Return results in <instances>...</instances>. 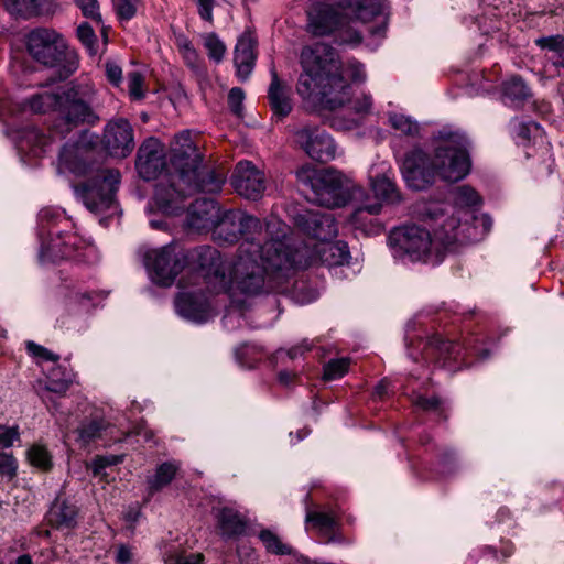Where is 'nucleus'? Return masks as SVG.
<instances>
[{
	"label": "nucleus",
	"instance_id": "obj_19",
	"mask_svg": "<svg viewBox=\"0 0 564 564\" xmlns=\"http://www.w3.org/2000/svg\"><path fill=\"white\" fill-rule=\"evenodd\" d=\"M454 200L455 206L447 205L443 202H436L445 209V216L451 217L452 215L459 220L460 225L468 224L469 227L477 226L479 229L482 227L480 221L475 220L476 218L486 216L489 219H491L486 214L476 215L474 210L470 209H464L465 207L469 208H476L479 207L482 203L481 197L479 194L471 188L470 186L463 185L457 187L454 191ZM492 223V220H490Z\"/></svg>",
	"mask_w": 564,
	"mask_h": 564
},
{
	"label": "nucleus",
	"instance_id": "obj_59",
	"mask_svg": "<svg viewBox=\"0 0 564 564\" xmlns=\"http://www.w3.org/2000/svg\"><path fill=\"white\" fill-rule=\"evenodd\" d=\"M139 516H140L139 509L134 508V509H130L129 511H127L124 513V519L129 523H134L138 520Z\"/></svg>",
	"mask_w": 564,
	"mask_h": 564
},
{
	"label": "nucleus",
	"instance_id": "obj_16",
	"mask_svg": "<svg viewBox=\"0 0 564 564\" xmlns=\"http://www.w3.org/2000/svg\"><path fill=\"white\" fill-rule=\"evenodd\" d=\"M135 165L140 176L147 181L156 178L166 172L165 176H170V184L166 185L164 181L161 180L156 186L161 182L165 187H170L173 184L175 170L171 164L170 166H166L164 159V148L158 139L149 138L140 145Z\"/></svg>",
	"mask_w": 564,
	"mask_h": 564
},
{
	"label": "nucleus",
	"instance_id": "obj_58",
	"mask_svg": "<svg viewBox=\"0 0 564 564\" xmlns=\"http://www.w3.org/2000/svg\"><path fill=\"white\" fill-rule=\"evenodd\" d=\"M294 378L295 373L291 371L283 370L279 373V381L283 386H289L291 382H293Z\"/></svg>",
	"mask_w": 564,
	"mask_h": 564
},
{
	"label": "nucleus",
	"instance_id": "obj_35",
	"mask_svg": "<svg viewBox=\"0 0 564 564\" xmlns=\"http://www.w3.org/2000/svg\"><path fill=\"white\" fill-rule=\"evenodd\" d=\"M259 540L269 553L276 555L292 554L293 549L284 543L280 536L269 529H263L258 534Z\"/></svg>",
	"mask_w": 564,
	"mask_h": 564
},
{
	"label": "nucleus",
	"instance_id": "obj_28",
	"mask_svg": "<svg viewBox=\"0 0 564 564\" xmlns=\"http://www.w3.org/2000/svg\"><path fill=\"white\" fill-rule=\"evenodd\" d=\"M370 184L375 195V199L370 197L371 203H381L382 207L383 204L394 205L401 202V194L394 182L386 173L371 177Z\"/></svg>",
	"mask_w": 564,
	"mask_h": 564
},
{
	"label": "nucleus",
	"instance_id": "obj_37",
	"mask_svg": "<svg viewBox=\"0 0 564 564\" xmlns=\"http://www.w3.org/2000/svg\"><path fill=\"white\" fill-rule=\"evenodd\" d=\"M203 45L207 51L208 57L215 63H220L226 53V45L216 33H206L202 35Z\"/></svg>",
	"mask_w": 564,
	"mask_h": 564
},
{
	"label": "nucleus",
	"instance_id": "obj_2",
	"mask_svg": "<svg viewBox=\"0 0 564 564\" xmlns=\"http://www.w3.org/2000/svg\"><path fill=\"white\" fill-rule=\"evenodd\" d=\"M213 239L218 243H234L239 238L245 240L238 247L230 261L224 262L218 250L210 246H202L192 253V259L197 264L196 272L180 280V294L175 300L176 313L184 319L203 324L210 321L215 314V307L204 293L208 289L215 293H227L231 299V306L224 317L225 324L236 313V294L260 295L242 291L234 282V264L237 261L240 248L250 241L259 246L260 251L254 254L257 263L262 268V250L268 241L285 238L289 227L279 218H270L263 225L257 217L248 215L239 209L220 210L213 228Z\"/></svg>",
	"mask_w": 564,
	"mask_h": 564
},
{
	"label": "nucleus",
	"instance_id": "obj_22",
	"mask_svg": "<svg viewBox=\"0 0 564 564\" xmlns=\"http://www.w3.org/2000/svg\"><path fill=\"white\" fill-rule=\"evenodd\" d=\"M381 213V203H371L370 196L365 195L359 206L349 217L352 228L367 236H376L383 231V226L373 218Z\"/></svg>",
	"mask_w": 564,
	"mask_h": 564
},
{
	"label": "nucleus",
	"instance_id": "obj_32",
	"mask_svg": "<svg viewBox=\"0 0 564 564\" xmlns=\"http://www.w3.org/2000/svg\"><path fill=\"white\" fill-rule=\"evenodd\" d=\"M530 96V90L519 76H511L501 86V98L506 105L516 106Z\"/></svg>",
	"mask_w": 564,
	"mask_h": 564
},
{
	"label": "nucleus",
	"instance_id": "obj_55",
	"mask_svg": "<svg viewBox=\"0 0 564 564\" xmlns=\"http://www.w3.org/2000/svg\"><path fill=\"white\" fill-rule=\"evenodd\" d=\"M186 64L192 67V68H195L197 67L198 65V61H199V56H198V53L196 52V50L194 47H186V51L184 52H181Z\"/></svg>",
	"mask_w": 564,
	"mask_h": 564
},
{
	"label": "nucleus",
	"instance_id": "obj_11",
	"mask_svg": "<svg viewBox=\"0 0 564 564\" xmlns=\"http://www.w3.org/2000/svg\"><path fill=\"white\" fill-rule=\"evenodd\" d=\"M26 47L31 56L39 63L57 67L58 75L67 78L78 68V56L67 45L66 40L52 29H36L26 36Z\"/></svg>",
	"mask_w": 564,
	"mask_h": 564
},
{
	"label": "nucleus",
	"instance_id": "obj_18",
	"mask_svg": "<svg viewBox=\"0 0 564 564\" xmlns=\"http://www.w3.org/2000/svg\"><path fill=\"white\" fill-rule=\"evenodd\" d=\"M102 143L107 152L118 159L129 156L134 150V135L130 122L124 118L110 120L104 129Z\"/></svg>",
	"mask_w": 564,
	"mask_h": 564
},
{
	"label": "nucleus",
	"instance_id": "obj_54",
	"mask_svg": "<svg viewBox=\"0 0 564 564\" xmlns=\"http://www.w3.org/2000/svg\"><path fill=\"white\" fill-rule=\"evenodd\" d=\"M199 17L208 22H213L214 0H197Z\"/></svg>",
	"mask_w": 564,
	"mask_h": 564
},
{
	"label": "nucleus",
	"instance_id": "obj_52",
	"mask_svg": "<svg viewBox=\"0 0 564 564\" xmlns=\"http://www.w3.org/2000/svg\"><path fill=\"white\" fill-rule=\"evenodd\" d=\"M411 400L416 406L423 410H435L440 405V400L437 398L427 399L422 397L421 394H417L414 391L411 395Z\"/></svg>",
	"mask_w": 564,
	"mask_h": 564
},
{
	"label": "nucleus",
	"instance_id": "obj_38",
	"mask_svg": "<svg viewBox=\"0 0 564 564\" xmlns=\"http://www.w3.org/2000/svg\"><path fill=\"white\" fill-rule=\"evenodd\" d=\"M6 9L12 14L30 18L37 13V0H2Z\"/></svg>",
	"mask_w": 564,
	"mask_h": 564
},
{
	"label": "nucleus",
	"instance_id": "obj_17",
	"mask_svg": "<svg viewBox=\"0 0 564 564\" xmlns=\"http://www.w3.org/2000/svg\"><path fill=\"white\" fill-rule=\"evenodd\" d=\"M294 140L312 160L325 163L336 158L335 141L318 126L303 124L294 132Z\"/></svg>",
	"mask_w": 564,
	"mask_h": 564
},
{
	"label": "nucleus",
	"instance_id": "obj_36",
	"mask_svg": "<svg viewBox=\"0 0 564 564\" xmlns=\"http://www.w3.org/2000/svg\"><path fill=\"white\" fill-rule=\"evenodd\" d=\"M389 123L394 130L408 137H416L420 133L419 122L401 112L389 113Z\"/></svg>",
	"mask_w": 564,
	"mask_h": 564
},
{
	"label": "nucleus",
	"instance_id": "obj_26",
	"mask_svg": "<svg viewBox=\"0 0 564 564\" xmlns=\"http://www.w3.org/2000/svg\"><path fill=\"white\" fill-rule=\"evenodd\" d=\"M216 528L220 536L229 540L241 535L246 530V520L231 507H223L215 511Z\"/></svg>",
	"mask_w": 564,
	"mask_h": 564
},
{
	"label": "nucleus",
	"instance_id": "obj_39",
	"mask_svg": "<svg viewBox=\"0 0 564 564\" xmlns=\"http://www.w3.org/2000/svg\"><path fill=\"white\" fill-rule=\"evenodd\" d=\"M30 464L42 470H48L52 467V456L47 448L41 444L32 445L28 451Z\"/></svg>",
	"mask_w": 564,
	"mask_h": 564
},
{
	"label": "nucleus",
	"instance_id": "obj_62",
	"mask_svg": "<svg viewBox=\"0 0 564 564\" xmlns=\"http://www.w3.org/2000/svg\"><path fill=\"white\" fill-rule=\"evenodd\" d=\"M15 564H33L30 555L24 554L17 558Z\"/></svg>",
	"mask_w": 564,
	"mask_h": 564
},
{
	"label": "nucleus",
	"instance_id": "obj_8",
	"mask_svg": "<svg viewBox=\"0 0 564 564\" xmlns=\"http://www.w3.org/2000/svg\"><path fill=\"white\" fill-rule=\"evenodd\" d=\"M58 120L48 134L37 128L22 131L18 147L21 152L41 156L52 150L57 140H62L75 127L94 126L99 121L95 111L96 90L89 84L73 85L62 89Z\"/></svg>",
	"mask_w": 564,
	"mask_h": 564
},
{
	"label": "nucleus",
	"instance_id": "obj_30",
	"mask_svg": "<svg viewBox=\"0 0 564 564\" xmlns=\"http://www.w3.org/2000/svg\"><path fill=\"white\" fill-rule=\"evenodd\" d=\"M307 530L314 529L324 539L329 542L337 528V520L333 513L323 511L306 512Z\"/></svg>",
	"mask_w": 564,
	"mask_h": 564
},
{
	"label": "nucleus",
	"instance_id": "obj_20",
	"mask_svg": "<svg viewBox=\"0 0 564 564\" xmlns=\"http://www.w3.org/2000/svg\"><path fill=\"white\" fill-rule=\"evenodd\" d=\"M231 185L240 196L256 200L265 189V177L251 162H239L232 174Z\"/></svg>",
	"mask_w": 564,
	"mask_h": 564
},
{
	"label": "nucleus",
	"instance_id": "obj_50",
	"mask_svg": "<svg viewBox=\"0 0 564 564\" xmlns=\"http://www.w3.org/2000/svg\"><path fill=\"white\" fill-rule=\"evenodd\" d=\"M26 349L34 357H39V358H42V359H45V360H51V361H57L58 360V356L57 355L53 354L52 351H50L45 347L40 346V345H37V344L33 343V341H29L26 344Z\"/></svg>",
	"mask_w": 564,
	"mask_h": 564
},
{
	"label": "nucleus",
	"instance_id": "obj_21",
	"mask_svg": "<svg viewBox=\"0 0 564 564\" xmlns=\"http://www.w3.org/2000/svg\"><path fill=\"white\" fill-rule=\"evenodd\" d=\"M220 208L212 198L196 199L187 209L186 226L197 232L210 231Z\"/></svg>",
	"mask_w": 564,
	"mask_h": 564
},
{
	"label": "nucleus",
	"instance_id": "obj_27",
	"mask_svg": "<svg viewBox=\"0 0 564 564\" xmlns=\"http://www.w3.org/2000/svg\"><path fill=\"white\" fill-rule=\"evenodd\" d=\"M63 87L45 88L25 100L24 107L34 113H58Z\"/></svg>",
	"mask_w": 564,
	"mask_h": 564
},
{
	"label": "nucleus",
	"instance_id": "obj_60",
	"mask_svg": "<svg viewBox=\"0 0 564 564\" xmlns=\"http://www.w3.org/2000/svg\"><path fill=\"white\" fill-rule=\"evenodd\" d=\"M384 32H386V18L383 19L381 25L371 30L372 35L377 36V37H383Z\"/></svg>",
	"mask_w": 564,
	"mask_h": 564
},
{
	"label": "nucleus",
	"instance_id": "obj_4",
	"mask_svg": "<svg viewBox=\"0 0 564 564\" xmlns=\"http://www.w3.org/2000/svg\"><path fill=\"white\" fill-rule=\"evenodd\" d=\"M419 217L433 227L429 229L415 224L393 228L388 235V246L395 260L437 264L445 250H453L456 245L480 241L491 229L488 217H475L481 228L460 225L453 215L445 216V209L437 203L422 202L416 206Z\"/></svg>",
	"mask_w": 564,
	"mask_h": 564
},
{
	"label": "nucleus",
	"instance_id": "obj_10",
	"mask_svg": "<svg viewBox=\"0 0 564 564\" xmlns=\"http://www.w3.org/2000/svg\"><path fill=\"white\" fill-rule=\"evenodd\" d=\"M299 184L311 191L310 199L327 208L341 207L351 195H364L361 187L350 185V181L341 172L325 169L317 170L312 165H303L296 171Z\"/></svg>",
	"mask_w": 564,
	"mask_h": 564
},
{
	"label": "nucleus",
	"instance_id": "obj_64",
	"mask_svg": "<svg viewBox=\"0 0 564 564\" xmlns=\"http://www.w3.org/2000/svg\"><path fill=\"white\" fill-rule=\"evenodd\" d=\"M357 14L360 19L366 20L367 19V11L365 8L359 7Z\"/></svg>",
	"mask_w": 564,
	"mask_h": 564
},
{
	"label": "nucleus",
	"instance_id": "obj_63",
	"mask_svg": "<svg viewBox=\"0 0 564 564\" xmlns=\"http://www.w3.org/2000/svg\"><path fill=\"white\" fill-rule=\"evenodd\" d=\"M386 393V384L384 382H380L377 387H376V394L378 397H382L383 394Z\"/></svg>",
	"mask_w": 564,
	"mask_h": 564
},
{
	"label": "nucleus",
	"instance_id": "obj_14",
	"mask_svg": "<svg viewBox=\"0 0 564 564\" xmlns=\"http://www.w3.org/2000/svg\"><path fill=\"white\" fill-rule=\"evenodd\" d=\"M420 346H422L421 358L424 361L434 362L449 371L456 369L452 361L463 358L468 351L479 355L481 359L486 358V351H480L469 343L446 341L441 336H433L425 341H420Z\"/></svg>",
	"mask_w": 564,
	"mask_h": 564
},
{
	"label": "nucleus",
	"instance_id": "obj_51",
	"mask_svg": "<svg viewBox=\"0 0 564 564\" xmlns=\"http://www.w3.org/2000/svg\"><path fill=\"white\" fill-rule=\"evenodd\" d=\"M245 98V94L241 88L235 87L231 88L228 95V104L230 109L235 113H239L241 110V105Z\"/></svg>",
	"mask_w": 564,
	"mask_h": 564
},
{
	"label": "nucleus",
	"instance_id": "obj_53",
	"mask_svg": "<svg viewBox=\"0 0 564 564\" xmlns=\"http://www.w3.org/2000/svg\"><path fill=\"white\" fill-rule=\"evenodd\" d=\"M106 76L110 83L118 86L122 79V69L115 62H107L106 65Z\"/></svg>",
	"mask_w": 564,
	"mask_h": 564
},
{
	"label": "nucleus",
	"instance_id": "obj_42",
	"mask_svg": "<svg viewBox=\"0 0 564 564\" xmlns=\"http://www.w3.org/2000/svg\"><path fill=\"white\" fill-rule=\"evenodd\" d=\"M349 365L350 360L348 358L333 359L324 366L323 378L325 380L339 379L348 371Z\"/></svg>",
	"mask_w": 564,
	"mask_h": 564
},
{
	"label": "nucleus",
	"instance_id": "obj_1",
	"mask_svg": "<svg viewBox=\"0 0 564 564\" xmlns=\"http://www.w3.org/2000/svg\"><path fill=\"white\" fill-rule=\"evenodd\" d=\"M293 220L307 240L299 241L286 232L285 238L268 241L262 250V268L254 258L259 246L250 241L241 246L234 264L238 288L251 293L278 292L296 271L317 263L328 267L337 278H348V246L330 241L338 232L334 216L318 209H301Z\"/></svg>",
	"mask_w": 564,
	"mask_h": 564
},
{
	"label": "nucleus",
	"instance_id": "obj_7",
	"mask_svg": "<svg viewBox=\"0 0 564 564\" xmlns=\"http://www.w3.org/2000/svg\"><path fill=\"white\" fill-rule=\"evenodd\" d=\"M91 154V149L85 144L67 143L61 150L57 171L61 174L69 172L87 175L86 182L74 186L76 196L91 213L108 212L110 216L118 209L115 194L120 183V173L112 169L93 167L88 164Z\"/></svg>",
	"mask_w": 564,
	"mask_h": 564
},
{
	"label": "nucleus",
	"instance_id": "obj_13",
	"mask_svg": "<svg viewBox=\"0 0 564 564\" xmlns=\"http://www.w3.org/2000/svg\"><path fill=\"white\" fill-rule=\"evenodd\" d=\"M185 256L177 251L175 245L151 249L144 254V265L151 281L162 286H170L183 269Z\"/></svg>",
	"mask_w": 564,
	"mask_h": 564
},
{
	"label": "nucleus",
	"instance_id": "obj_48",
	"mask_svg": "<svg viewBox=\"0 0 564 564\" xmlns=\"http://www.w3.org/2000/svg\"><path fill=\"white\" fill-rule=\"evenodd\" d=\"M20 437L19 426L0 425V448H9Z\"/></svg>",
	"mask_w": 564,
	"mask_h": 564
},
{
	"label": "nucleus",
	"instance_id": "obj_44",
	"mask_svg": "<svg viewBox=\"0 0 564 564\" xmlns=\"http://www.w3.org/2000/svg\"><path fill=\"white\" fill-rule=\"evenodd\" d=\"M76 6L80 9L83 15L87 19L101 23V14L97 0H75Z\"/></svg>",
	"mask_w": 564,
	"mask_h": 564
},
{
	"label": "nucleus",
	"instance_id": "obj_24",
	"mask_svg": "<svg viewBox=\"0 0 564 564\" xmlns=\"http://www.w3.org/2000/svg\"><path fill=\"white\" fill-rule=\"evenodd\" d=\"M72 380V375L62 367H54L48 371L47 381L44 388L39 391V395L52 414H55L57 411V404L48 393L64 394L68 390Z\"/></svg>",
	"mask_w": 564,
	"mask_h": 564
},
{
	"label": "nucleus",
	"instance_id": "obj_47",
	"mask_svg": "<svg viewBox=\"0 0 564 564\" xmlns=\"http://www.w3.org/2000/svg\"><path fill=\"white\" fill-rule=\"evenodd\" d=\"M18 470V463L13 455L9 453H0V474L12 479L15 477Z\"/></svg>",
	"mask_w": 564,
	"mask_h": 564
},
{
	"label": "nucleus",
	"instance_id": "obj_29",
	"mask_svg": "<svg viewBox=\"0 0 564 564\" xmlns=\"http://www.w3.org/2000/svg\"><path fill=\"white\" fill-rule=\"evenodd\" d=\"M268 97L274 115L285 117L291 112L292 101L290 97V89L280 83L275 73L272 74Z\"/></svg>",
	"mask_w": 564,
	"mask_h": 564
},
{
	"label": "nucleus",
	"instance_id": "obj_3",
	"mask_svg": "<svg viewBox=\"0 0 564 564\" xmlns=\"http://www.w3.org/2000/svg\"><path fill=\"white\" fill-rule=\"evenodd\" d=\"M300 64L297 94L308 106L335 112L330 118L334 129H354L370 113L371 96L351 86L366 79L359 62L344 64L330 45L316 42L302 48Z\"/></svg>",
	"mask_w": 564,
	"mask_h": 564
},
{
	"label": "nucleus",
	"instance_id": "obj_34",
	"mask_svg": "<svg viewBox=\"0 0 564 564\" xmlns=\"http://www.w3.org/2000/svg\"><path fill=\"white\" fill-rule=\"evenodd\" d=\"M534 42L542 50L550 51L551 55L549 59H551L555 66L564 67V36H543L536 39Z\"/></svg>",
	"mask_w": 564,
	"mask_h": 564
},
{
	"label": "nucleus",
	"instance_id": "obj_41",
	"mask_svg": "<svg viewBox=\"0 0 564 564\" xmlns=\"http://www.w3.org/2000/svg\"><path fill=\"white\" fill-rule=\"evenodd\" d=\"M77 37L82 44L86 47L89 55H96L98 51L97 36L93 28L84 22L77 28Z\"/></svg>",
	"mask_w": 564,
	"mask_h": 564
},
{
	"label": "nucleus",
	"instance_id": "obj_56",
	"mask_svg": "<svg viewBox=\"0 0 564 564\" xmlns=\"http://www.w3.org/2000/svg\"><path fill=\"white\" fill-rule=\"evenodd\" d=\"M118 564H129L132 560L131 549L126 545H120L116 556Z\"/></svg>",
	"mask_w": 564,
	"mask_h": 564
},
{
	"label": "nucleus",
	"instance_id": "obj_45",
	"mask_svg": "<svg viewBox=\"0 0 564 564\" xmlns=\"http://www.w3.org/2000/svg\"><path fill=\"white\" fill-rule=\"evenodd\" d=\"M115 9L121 21H129L137 13L138 0H116Z\"/></svg>",
	"mask_w": 564,
	"mask_h": 564
},
{
	"label": "nucleus",
	"instance_id": "obj_5",
	"mask_svg": "<svg viewBox=\"0 0 564 564\" xmlns=\"http://www.w3.org/2000/svg\"><path fill=\"white\" fill-rule=\"evenodd\" d=\"M433 144V159L419 148L408 152L403 159L401 172L412 189L427 188L436 176L446 182H458L470 171L467 140L464 134L443 128L434 134Z\"/></svg>",
	"mask_w": 564,
	"mask_h": 564
},
{
	"label": "nucleus",
	"instance_id": "obj_49",
	"mask_svg": "<svg viewBox=\"0 0 564 564\" xmlns=\"http://www.w3.org/2000/svg\"><path fill=\"white\" fill-rule=\"evenodd\" d=\"M313 348V344L308 339L302 340L301 344L290 348L289 350L280 349L275 354L276 359H282L288 356L290 359H295L302 356L304 352L310 351Z\"/></svg>",
	"mask_w": 564,
	"mask_h": 564
},
{
	"label": "nucleus",
	"instance_id": "obj_33",
	"mask_svg": "<svg viewBox=\"0 0 564 564\" xmlns=\"http://www.w3.org/2000/svg\"><path fill=\"white\" fill-rule=\"evenodd\" d=\"M77 508L66 502L55 503L50 511V522L58 529L76 525Z\"/></svg>",
	"mask_w": 564,
	"mask_h": 564
},
{
	"label": "nucleus",
	"instance_id": "obj_43",
	"mask_svg": "<svg viewBox=\"0 0 564 564\" xmlns=\"http://www.w3.org/2000/svg\"><path fill=\"white\" fill-rule=\"evenodd\" d=\"M512 124H513L514 133L517 134V137L521 138L523 141L524 140L529 141L532 137L538 138V137H541V134H542L541 127L534 121H529V122L514 121Z\"/></svg>",
	"mask_w": 564,
	"mask_h": 564
},
{
	"label": "nucleus",
	"instance_id": "obj_31",
	"mask_svg": "<svg viewBox=\"0 0 564 564\" xmlns=\"http://www.w3.org/2000/svg\"><path fill=\"white\" fill-rule=\"evenodd\" d=\"M180 470L177 462H165L160 464L155 471L147 477V486L150 494L158 492L166 487L175 478Z\"/></svg>",
	"mask_w": 564,
	"mask_h": 564
},
{
	"label": "nucleus",
	"instance_id": "obj_61",
	"mask_svg": "<svg viewBox=\"0 0 564 564\" xmlns=\"http://www.w3.org/2000/svg\"><path fill=\"white\" fill-rule=\"evenodd\" d=\"M386 7L382 2H379L373 6L371 10L372 15H383L384 14Z\"/></svg>",
	"mask_w": 564,
	"mask_h": 564
},
{
	"label": "nucleus",
	"instance_id": "obj_57",
	"mask_svg": "<svg viewBox=\"0 0 564 564\" xmlns=\"http://www.w3.org/2000/svg\"><path fill=\"white\" fill-rule=\"evenodd\" d=\"M202 554H191L177 558L176 564H204Z\"/></svg>",
	"mask_w": 564,
	"mask_h": 564
},
{
	"label": "nucleus",
	"instance_id": "obj_46",
	"mask_svg": "<svg viewBox=\"0 0 564 564\" xmlns=\"http://www.w3.org/2000/svg\"><path fill=\"white\" fill-rule=\"evenodd\" d=\"M143 82L141 73L131 72L128 74V89L133 99H142L144 97Z\"/></svg>",
	"mask_w": 564,
	"mask_h": 564
},
{
	"label": "nucleus",
	"instance_id": "obj_40",
	"mask_svg": "<svg viewBox=\"0 0 564 564\" xmlns=\"http://www.w3.org/2000/svg\"><path fill=\"white\" fill-rule=\"evenodd\" d=\"M123 462V455H105L96 456L89 467L94 477L102 479L106 476L105 469L109 466H115Z\"/></svg>",
	"mask_w": 564,
	"mask_h": 564
},
{
	"label": "nucleus",
	"instance_id": "obj_23",
	"mask_svg": "<svg viewBox=\"0 0 564 564\" xmlns=\"http://www.w3.org/2000/svg\"><path fill=\"white\" fill-rule=\"evenodd\" d=\"M257 40L252 32H243L235 46L234 63L240 80L245 82L251 75L256 63Z\"/></svg>",
	"mask_w": 564,
	"mask_h": 564
},
{
	"label": "nucleus",
	"instance_id": "obj_12",
	"mask_svg": "<svg viewBox=\"0 0 564 564\" xmlns=\"http://www.w3.org/2000/svg\"><path fill=\"white\" fill-rule=\"evenodd\" d=\"M307 31L314 36H328L338 32V42L357 44L360 35L347 25V18L326 0L311 1L307 10Z\"/></svg>",
	"mask_w": 564,
	"mask_h": 564
},
{
	"label": "nucleus",
	"instance_id": "obj_9",
	"mask_svg": "<svg viewBox=\"0 0 564 564\" xmlns=\"http://www.w3.org/2000/svg\"><path fill=\"white\" fill-rule=\"evenodd\" d=\"M37 230L42 264L64 260L95 264L100 259L96 246L78 234L72 219L58 207L40 210Z\"/></svg>",
	"mask_w": 564,
	"mask_h": 564
},
{
	"label": "nucleus",
	"instance_id": "obj_6",
	"mask_svg": "<svg viewBox=\"0 0 564 564\" xmlns=\"http://www.w3.org/2000/svg\"><path fill=\"white\" fill-rule=\"evenodd\" d=\"M175 170L170 187L161 182L155 186V204L166 215H177L182 210L184 189L217 193L225 183V174L202 167L203 155L189 131H182L171 143L170 159Z\"/></svg>",
	"mask_w": 564,
	"mask_h": 564
},
{
	"label": "nucleus",
	"instance_id": "obj_25",
	"mask_svg": "<svg viewBox=\"0 0 564 564\" xmlns=\"http://www.w3.org/2000/svg\"><path fill=\"white\" fill-rule=\"evenodd\" d=\"M108 429H110V424L102 414L94 412L90 416L84 419L75 430V441L80 447H87L102 438Z\"/></svg>",
	"mask_w": 564,
	"mask_h": 564
},
{
	"label": "nucleus",
	"instance_id": "obj_15",
	"mask_svg": "<svg viewBox=\"0 0 564 564\" xmlns=\"http://www.w3.org/2000/svg\"><path fill=\"white\" fill-rule=\"evenodd\" d=\"M98 297L97 292L83 291L82 289L70 290L66 295L65 312L57 319L58 326L74 332L86 329L88 317L96 306Z\"/></svg>",
	"mask_w": 564,
	"mask_h": 564
}]
</instances>
